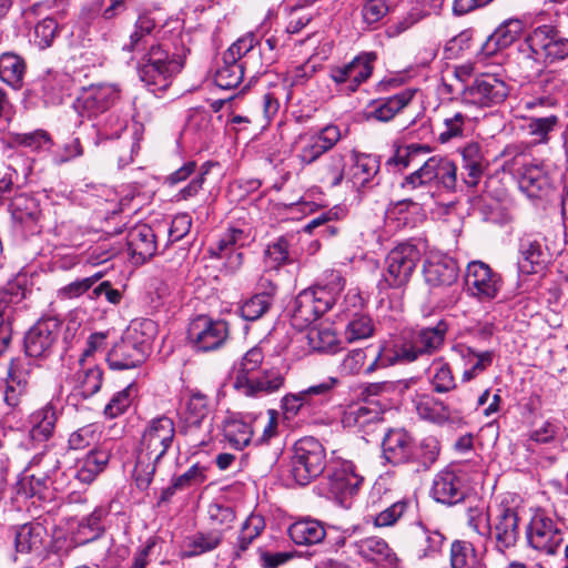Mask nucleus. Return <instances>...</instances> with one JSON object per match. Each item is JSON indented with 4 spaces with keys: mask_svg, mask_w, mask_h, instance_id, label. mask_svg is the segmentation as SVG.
Wrapping results in <instances>:
<instances>
[{
    "mask_svg": "<svg viewBox=\"0 0 568 568\" xmlns=\"http://www.w3.org/2000/svg\"><path fill=\"white\" fill-rule=\"evenodd\" d=\"M430 152V149L426 144L412 143L405 146L396 149L394 155H392L386 164L395 170H403L408 168L412 163L417 162L419 155H425Z\"/></svg>",
    "mask_w": 568,
    "mask_h": 568,
    "instance_id": "58",
    "label": "nucleus"
},
{
    "mask_svg": "<svg viewBox=\"0 0 568 568\" xmlns=\"http://www.w3.org/2000/svg\"><path fill=\"white\" fill-rule=\"evenodd\" d=\"M264 529V518L261 515L251 514L241 526V530L234 546L235 557H241V555L248 549L251 544Z\"/></svg>",
    "mask_w": 568,
    "mask_h": 568,
    "instance_id": "50",
    "label": "nucleus"
},
{
    "mask_svg": "<svg viewBox=\"0 0 568 568\" xmlns=\"http://www.w3.org/2000/svg\"><path fill=\"white\" fill-rule=\"evenodd\" d=\"M377 54L373 51H363L349 62L334 65L329 69V78L346 93H354L372 77Z\"/></svg>",
    "mask_w": 568,
    "mask_h": 568,
    "instance_id": "9",
    "label": "nucleus"
},
{
    "mask_svg": "<svg viewBox=\"0 0 568 568\" xmlns=\"http://www.w3.org/2000/svg\"><path fill=\"white\" fill-rule=\"evenodd\" d=\"M524 29L525 23L519 19L505 20L481 44L480 53L485 58L495 55L519 39Z\"/></svg>",
    "mask_w": 568,
    "mask_h": 568,
    "instance_id": "27",
    "label": "nucleus"
},
{
    "mask_svg": "<svg viewBox=\"0 0 568 568\" xmlns=\"http://www.w3.org/2000/svg\"><path fill=\"white\" fill-rule=\"evenodd\" d=\"M315 72L316 67L308 62L290 69L285 73L281 87V89L287 90L286 99L290 100L294 90L303 88L310 80H312Z\"/></svg>",
    "mask_w": 568,
    "mask_h": 568,
    "instance_id": "57",
    "label": "nucleus"
},
{
    "mask_svg": "<svg viewBox=\"0 0 568 568\" xmlns=\"http://www.w3.org/2000/svg\"><path fill=\"white\" fill-rule=\"evenodd\" d=\"M45 529L40 524H24L16 528L14 547L20 554H30L41 548Z\"/></svg>",
    "mask_w": 568,
    "mask_h": 568,
    "instance_id": "43",
    "label": "nucleus"
},
{
    "mask_svg": "<svg viewBox=\"0 0 568 568\" xmlns=\"http://www.w3.org/2000/svg\"><path fill=\"white\" fill-rule=\"evenodd\" d=\"M28 372L18 361L10 358L6 377L0 382V393L3 403L11 409L17 408L28 394Z\"/></svg>",
    "mask_w": 568,
    "mask_h": 568,
    "instance_id": "23",
    "label": "nucleus"
},
{
    "mask_svg": "<svg viewBox=\"0 0 568 568\" xmlns=\"http://www.w3.org/2000/svg\"><path fill=\"white\" fill-rule=\"evenodd\" d=\"M159 22L153 11L140 13L129 42L123 45L125 51L142 54L139 77L153 93L165 91L183 68L182 57L170 53L165 43L158 42L162 39Z\"/></svg>",
    "mask_w": 568,
    "mask_h": 568,
    "instance_id": "1",
    "label": "nucleus"
},
{
    "mask_svg": "<svg viewBox=\"0 0 568 568\" xmlns=\"http://www.w3.org/2000/svg\"><path fill=\"white\" fill-rule=\"evenodd\" d=\"M69 383L72 385L73 392L83 398H89L101 388L102 371L98 366L81 368L70 378Z\"/></svg>",
    "mask_w": 568,
    "mask_h": 568,
    "instance_id": "45",
    "label": "nucleus"
},
{
    "mask_svg": "<svg viewBox=\"0 0 568 568\" xmlns=\"http://www.w3.org/2000/svg\"><path fill=\"white\" fill-rule=\"evenodd\" d=\"M423 274L426 283L430 286H449L458 277V266L448 255L432 252L425 260Z\"/></svg>",
    "mask_w": 568,
    "mask_h": 568,
    "instance_id": "22",
    "label": "nucleus"
},
{
    "mask_svg": "<svg viewBox=\"0 0 568 568\" xmlns=\"http://www.w3.org/2000/svg\"><path fill=\"white\" fill-rule=\"evenodd\" d=\"M333 531H337L336 527L326 529L323 523L313 518L300 519L288 528V535L296 545H316L325 537L331 538Z\"/></svg>",
    "mask_w": 568,
    "mask_h": 568,
    "instance_id": "31",
    "label": "nucleus"
},
{
    "mask_svg": "<svg viewBox=\"0 0 568 568\" xmlns=\"http://www.w3.org/2000/svg\"><path fill=\"white\" fill-rule=\"evenodd\" d=\"M414 443L405 428H388L382 443L383 455L394 465L409 463Z\"/></svg>",
    "mask_w": 568,
    "mask_h": 568,
    "instance_id": "28",
    "label": "nucleus"
},
{
    "mask_svg": "<svg viewBox=\"0 0 568 568\" xmlns=\"http://www.w3.org/2000/svg\"><path fill=\"white\" fill-rule=\"evenodd\" d=\"M363 480L353 462L335 460L326 477V489L331 497L345 506L347 499L357 494Z\"/></svg>",
    "mask_w": 568,
    "mask_h": 568,
    "instance_id": "13",
    "label": "nucleus"
},
{
    "mask_svg": "<svg viewBox=\"0 0 568 568\" xmlns=\"http://www.w3.org/2000/svg\"><path fill=\"white\" fill-rule=\"evenodd\" d=\"M444 535L437 529L420 525L418 558H433L442 551Z\"/></svg>",
    "mask_w": 568,
    "mask_h": 568,
    "instance_id": "62",
    "label": "nucleus"
},
{
    "mask_svg": "<svg viewBox=\"0 0 568 568\" xmlns=\"http://www.w3.org/2000/svg\"><path fill=\"white\" fill-rule=\"evenodd\" d=\"M345 156L335 152L331 154L318 169V181L329 187H335L346 179Z\"/></svg>",
    "mask_w": 568,
    "mask_h": 568,
    "instance_id": "51",
    "label": "nucleus"
},
{
    "mask_svg": "<svg viewBox=\"0 0 568 568\" xmlns=\"http://www.w3.org/2000/svg\"><path fill=\"white\" fill-rule=\"evenodd\" d=\"M415 94L414 90H404L389 98L376 101L368 113V119H374L381 122L392 120L398 112L406 108L413 100Z\"/></svg>",
    "mask_w": 568,
    "mask_h": 568,
    "instance_id": "38",
    "label": "nucleus"
},
{
    "mask_svg": "<svg viewBox=\"0 0 568 568\" xmlns=\"http://www.w3.org/2000/svg\"><path fill=\"white\" fill-rule=\"evenodd\" d=\"M26 71V64L22 58L13 53H3L0 55V79L8 85L19 89Z\"/></svg>",
    "mask_w": 568,
    "mask_h": 568,
    "instance_id": "52",
    "label": "nucleus"
},
{
    "mask_svg": "<svg viewBox=\"0 0 568 568\" xmlns=\"http://www.w3.org/2000/svg\"><path fill=\"white\" fill-rule=\"evenodd\" d=\"M121 90L114 83H94L82 88L74 101L81 116L94 118L111 109L120 99Z\"/></svg>",
    "mask_w": 568,
    "mask_h": 568,
    "instance_id": "12",
    "label": "nucleus"
},
{
    "mask_svg": "<svg viewBox=\"0 0 568 568\" xmlns=\"http://www.w3.org/2000/svg\"><path fill=\"white\" fill-rule=\"evenodd\" d=\"M459 353L465 362L466 368L463 373V381L469 382L475 378L478 374L483 373L493 363V352H475L470 347H459Z\"/></svg>",
    "mask_w": 568,
    "mask_h": 568,
    "instance_id": "48",
    "label": "nucleus"
},
{
    "mask_svg": "<svg viewBox=\"0 0 568 568\" xmlns=\"http://www.w3.org/2000/svg\"><path fill=\"white\" fill-rule=\"evenodd\" d=\"M158 334V325L150 318L133 320L124 335L148 356L151 345Z\"/></svg>",
    "mask_w": 568,
    "mask_h": 568,
    "instance_id": "42",
    "label": "nucleus"
},
{
    "mask_svg": "<svg viewBox=\"0 0 568 568\" xmlns=\"http://www.w3.org/2000/svg\"><path fill=\"white\" fill-rule=\"evenodd\" d=\"M278 437L277 428H263L261 435L255 436L254 428H231L225 434L230 445L236 449H243L250 445L255 447L270 445L274 438Z\"/></svg>",
    "mask_w": 568,
    "mask_h": 568,
    "instance_id": "40",
    "label": "nucleus"
},
{
    "mask_svg": "<svg viewBox=\"0 0 568 568\" xmlns=\"http://www.w3.org/2000/svg\"><path fill=\"white\" fill-rule=\"evenodd\" d=\"M509 94V85L501 78L484 73L466 85L462 93L464 108L485 109L501 104Z\"/></svg>",
    "mask_w": 568,
    "mask_h": 568,
    "instance_id": "7",
    "label": "nucleus"
},
{
    "mask_svg": "<svg viewBox=\"0 0 568 568\" xmlns=\"http://www.w3.org/2000/svg\"><path fill=\"white\" fill-rule=\"evenodd\" d=\"M229 333L225 321L199 316L191 322L187 336L197 351L209 352L221 347L227 339Z\"/></svg>",
    "mask_w": 568,
    "mask_h": 568,
    "instance_id": "15",
    "label": "nucleus"
},
{
    "mask_svg": "<svg viewBox=\"0 0 568 568\" xmlns=\"http://www.w3.org/2000/svg\"><path fill=\"white\" fill-rule=\"evenodd\" d=\"M535 30L525 39L518 48V62L528 71L537 73L541 70L545 61L539 49L535 47Z\"/></svg>",
    "mask_w": 568,
    "mask_h": 568,
    "instance_id": "60",
    "label": "nucleus"
},
{
    "mask_svg": "<svg viewBox=\"0 0 568 568\" xmlns=\"http://www.w3.org/2000/svg\"><path fill=\"white\" fill-rule=\"evenodd\" d=\"M257 41L252 33H248L237 39L223 54L225 61L240 62L254 71L255 61L258 58L261 50L256 47ZM257 72V70H255Z\"/></svg>",
    "mask_w": 568,
    "mask_h": 568,
    "instance_id": "39",
    "label": "nucleus"
},
{
    "mask_svg": "<svg viewBox=\"0 0 568 568\" xmlns=\"http://www.w3.org/2000/svg\"><path fill=\"white\" fill-rule=\"evenodd\" d=\"M264 359V352L261 345L250 348L242 358L234 364L233 386L239 392L242 388L251 389L248 383L251 378L256 376V372L261 368Z\"/></svg>",
    "mask_w": 568,
    "mask_h": 568,
    "instance_id": "34",
    "label": "nucleus"
},
{
    "mask_svg": "<svg viewBox=\"0 0 568 568\" xmlns=\"http://www.w3.org/2000/svg\"><path fill=\"white\" fill-rule=\"evenodd\" d=\"M300 234L287 233L266 245L264 266L268 271H277L282 266L293 264L300 255Z\"/></svg>",
    "mask_w": 568,
    "mask_h": 568,
    "instance_id": "21",
    "label": "nucleus"
},
{
    "mask_svg": "<svg viewBox=\"0 0 568 568\" xmlns=\"http://www.w3.org/2000/svg\"><path fill=\"white\" fill-rule=\"evenodd\" d=\"M447 324L439 321L434 327H423L412 334L410 342L390 347L384 345L366 373H373L379 367H387L396 363H410L422 354H430L438 349L445 339Z\"/></svg>",
    "mask_w": 568,
    "mask_h": 568,
    "instance_id": "2",
    "label": "nucleus"
},
{
    "mask_svg": "<svg viewBox=\"0 0 568 568\" xmlns=\"http://www.w3.org/2000/svg\"><path fill=\"white\" fill-rule=\"evenodd\" d=\"M146 356L125 335L115 343L106 356L111 369H130L144 362Z\"/></svg>",
    "mask_w": 568,
    "mask_h": 568,
    "instance_id": "32",
    "label": "nucleus"
},
{
    "mask_svg": "<svg viewBox=\"0 0 568 568\" xmlns=\"http://www.w3.org/2000/svg\"><path fill=\"white\" fill-rule=\"evenodd\" d=\"M519 186L529 197H540L548 192L551 183L541 166L529 165L521 174Z\"/></svg>",
    "mask_w": 568,
    "mask_h": 568,
    "instance_id": "44",
    "label": "nucleus"
},
{
    "mask_svg": "<svg viewBox=\"0 0 568 568\" xmlns=\"http://www.w3.org/2000/svg\"><path fill=\"white\" fill-rule=\"evenodd\" d=\"M378 168L375 156L352 151V163L346 171V181L356 189L364 187L376 175Z\"/></svg>",
    "mask_w": 568,
    "mask_h": 568,
    "instance_id": "33",
    "label": "nucleus"
},
{
    "mask_svg": "<svg viewBox=\"0 0 568 568\" xmlns=\"http://www.w3.org/2000/svg\"><path fill=\"white\" fill-rule=\"evenodd\" d=\"M433 182L446 191H456L458 185L456 164L446 156H430L419 169L404 179L402 187L413 191Z\"/></svg>",
    "mask_w": 568,
    "mask_h": 568,
    "instance_id": "5",
    "label": "nucleus"
},
{
    "mask_svg": "<svg viewBox=\"0 0 568 568\" xmlns=\"http://www.w3.org/2000/svg\"><path fill=\"white\" fill-rule=\"evenodd\" d=\"M224 539V529L199 531L184 540L181 557L193 558L215 550Z\"/></svg>",
    "mask_w": 568,
    "mask_h": 568,
    "instance_id": "35",
    "label": "nucleus"
},
{
    "mask_svg": "<svg viewBox=\"0 0 568 568\" xmlns=\"http://www.w3.org/2000/svg\"><path fill=\"white\" fill-rule=\"evenodd\" d=\"M1 143L8 149L23 146L31 151L39 152L49 149L52 141L48 132L36 130L30 133L8 132L1 138Z\"/></svg>",
    "mask_w": 568,
    "mask_h": 568,
    "instance_id": "41",
    "label": "nucleus"
},
{
    "mask_svg": "<svg viewBox=\"0 0 568 568\" xmlns=\"http://www.w3.org/2000/svg\"><path fill=\"white\" fill-rule=\"evenodd\" d=\"M246 69L248 68L245 64L225 61L223 57L222 64L215 72V84L224 90L236 88L242 82Z\"/></svg>",
    "mask_w": 568,
    "mask_h": 568,
    "instance_id": "55",
    "label": "nucleus"
},
{
    "mask_svg": "<svg viewBox=\"0 0 568 568\" xmlns=\"http://www.w3.org/2000/svg\"><path fill=\"white\" fill-rule=\"evenodd\" d=\"M61 322L53 316L39 320L24 336V352L33 358H44L50 355L59 338Z\"/></svg>",
    "mask_w": 568,
    "mask_h": 568,
    "instance_id": "16",
    "label": "nucleus"
},
{
    "mask_svg": "<svg viewBox=\"0 0 568 568\" xmlns=\"http://www.w3.org/2000/svg\"><path fill=\"white\" fill-rule=\"evenodd\" d=\"M469 111L470 108H464L462 103L458 109H442V128L437 136L440 143H447L453 139L465 135L466 130L470 128L473 120L476 119V115H473Z\"/></svg>",
    "mask_w": 568,
    "mask_h": 568,
    "instance_id": "26",
    "label": "nucleus"
},
{
    "mask_svg": "<svg viewBox=\"0 0 568 568\" xmlns=\"http://www.w3.org/2000/svg\"><path fill=\"white\" fill-rule=\"evenodd\" d=\"M334 305V296L324 287H311L302 291L295 300L294 320L310 324L316 321Z\"/></svg>",
    "mask_w": 568,
    "mask_h": 568,
    "instance_id": "19",
    "label": "nucleus"
},
{
    "mask_svg": "<svg viewBox=\"0 0 568 568\" xmlns=\"http://www.w3.org/2000/svg\"><path fill=\"white\" fill-rule=\"evenodd\" d=\"M535 47L539 49L542 61L552 63L564 60L568 57V39L548 26H541L535 29Z\"/></svg>",
    "mask_w": 568,
    "mask_h": 568,
    "instance_id": "25",
    "label": "nucleus"
},
{
    "mask_svg": "<svg viewBox=\"0 0 568 568\" xmlns=\"http://www.w3.org/2000/svg\"><path fill=\"white\" fill-rule=\"evenodd\" d=\"M284 376L274 369H264L261 376H254L248 383L250 388H242L239 390L241 394L251 397H257L263 394H272L277 392L284 385Z\"/></svg>",
    "mask_w": 568,
    "mask_h": 568,
    "instance_id": "46",
    "label": "nucleus"
},
{
    "mask_svg": "<svg viewBox=\"0 0 568 568\" xmlns=\"http://www.w3.org/2000/svg\"><path fill=\"white\" fill-rule=\"evenodd\" d=\"M174 438V428H146L142 435V447L146 457L158 464L171 447Z\"/></svg>",
    "mask_w": 568,
    "mask_h": 568,
    "instance_id": "36",
    "label": "nucleus"
},
{
    "mask_svg": "<svg viewBox=\"0 0 568 568\" xmlns=\"http://www.w3.org/2000/svg\"><path fill=\"white\" fill-rule=\"evenodd\" d=\"M128 248L135 263H144L156 252L154 231L146 224L131 229L126 236Z\"/></svg>",
    "mask_w": 568,
    "mask_h": 568,
    "instance_id": "30",
    "label": "nucleus"
},
{
    "mask_svg": "<svg viewBox=\"0 0 568 568\" xmlns=\"http://www.w3.org/2000/svg\"><path fill=\"white\" fill-rule=\"evenodd\" d=\"M273 301L267 294L255 293L253 296L244 301L240 307L241 317L245 321H257L272 306Z\"/></svg>",
    "mask_w": 568,
    "mask_h": 568,
    "instance_id": "64",
    "label": "nucleus"
},
{
    "mask_svg": "<svg viewBox=\"0 0 568 568\" xmlns=\"http://www.w3.org/2000/svg\"><path fill=\"white\" fill-rule=\"evenodd\" d=\"M375 331L373 320L364 313H354L345 326L344 336L348 343L369 338Z\"/></svg>",
    "mask_w": 568,
    "mask_h": 568,
    "instance_id": "59",
    "label": "nucleus"
},
{
    "mask_svg": "<svg viewBox=\"0 0 568 568\" xmlns=\"http://www.w3.org/2000/svg\"><path fill=\"white\" fill-rule=\"evenodd\" d=\"M518 268L523 274H535L541 271L547 263V248L542 237L528 234L520 239Z\"/></svg>",
    "mask_w": 568,
    "mask_h": 568,
    "instance_id": "24",
    "label": "nucleus"
},
{
    "mask_svg": "<svg viewBox=\"0 0 568 568\" xmlns=\"http://www.w3.org/2000/svg\"><path fill=\"white\" fill-rule=\"evenodd\" d=\"M480 470L481 465L478 462H460L447 466L434 477L430 489L433 498L449 506L463 501L468 491V471L477 474Z\"/></svg>",
    "mask_w": 568,
    "mask_h": 568,
    "instance_id": "3",
    "label": "nucleus"
},
{
    "mask_svg": "<svg viewBox=\"0 0 568 568\" xmlns=\"http://www.w3.org/2000/svg\"><path fill=\"white\" fill-rule=\"evenodd\" d=\"M179 417L183 426L212 425L215 418L202 395L191 396L179 410Z\"/></svg>",
    "mask_w": 568,
    "mask_h": 568,
    "instance_id": "37",
    "label": "nucleus"
},
{
    "mask_svg": "<svg viewBox=\"0 0 568 568\" xmlns=\"http://www.w3.org/2000/svg\"><path fill=\"white\" fill-rule=\"evenodd\" d=\"M247 240L248 235L243 230L231 227L210 247V254L224 260V270L234 274L243 264V253L240 248L246 244Z\"/></svg>",
    "mask_w": 568,
    "mask_h": 568,
    "instance_id": "18",
    "label": "nucleus"
},
{
    "mask_svg": "<svg viewBox=\"0 0 568 568\" xmlns=\"http://www.w3.org/2000/svg\"><path fill=\"white\" fill-rule=\"evenodd\" d=\"M326 454L322 443L312 436L300 438L293 447L291 474L298 485H307L325 469Z\"/></svg>",
    "mask_w": 568,
    "mask_h": 568,
    "instance_id": "4",
    "label": "nucleus"
},
{
    "mask_svg": "<svg viewBox=\"0 0 568 568\" xmlns=\"http://www.w3.org/2000/svg\"><path fill=\"white\" fill-rule=\"evenodd\" d=\"M207 469L206 465L193 464L184 474L172 479L171 485L163 490V498H169L179 490L203 484L207 478Z\"/></svg>",
    "mask_w": 568,
    "mask_h": 568,
    "instance_id": "49",
    "label": "nucleus"
},
{
    "mask_svg": "<svg viewBox=\"0 0 568 568\" xmlns=\"http://www.w3.org/2000/svg\"><path fill=\"white\" fill-rule=\"evenodd\" d=\"M338 383L339 381L336 377H328L324 382L298 393L286 394L281 399V410L284 419L292 420L298 415H315L316 409L331 399V393Z\"/></svg>",
    "mask_w": 568,
    "mask_h": 568,
    "instance_id": "6",
    "label": "nucleus"
},
{
    "mask_svg": "<svg viewBox=\"0 0 568 568\" xmlns=\"http://www.w3.org/2000/svg\"><path fill=\"white\" fill-rule=\"evenodd\" d=\"M452 568H485L479 561L471 542L455 540L450 546Z\"/></svg>",
    "mask_w": 568,
    "mask_h": 568,
    "instance_id": "54",
    "label": "nucleus"
},
{
    "mask_svg": "<svg viewBox=\"0 0 568 568\" xmlns=\"http://www.w3.org/2000/svg\"><path fill=\"white\" fill-rule=\"evenodd\" d=\"M465 284L468 293L480 302H488L497 297L503 281L498 273L481 261L468 263Z\"/></svg>",
    "mask_w": 568,
    "mask_h": 568,
    "instance_id": "14",
    "label": "nucleus"
},
{
    "mask_svg": "<svg viewBox=\"0 0 568 568\" xmlns=\"http://www.w3.org/2000/svg\"><path fill=\"white\" fill-rule=\"evenodd\" d=\"M489 534L499 551L514 547L519 536L517 510L500 504L489 521Z\"/></svg>",
    "mask_w": 568,
    "mask_h": 568,
    "instance_id": "17",
    "label": "nucleus"
},
{
    "mask_svg": "<svg viewBox=\"0 0 568 568\" xmlns=\"http://www.w3.org/2000/svg\"><path fill=\"white\" fill-rule=\"evenodd\" d=\"M108 462V453L103 450H92L80 462L75 477L81 483L91 484L97 476L103 471Z\"/></svg>",
    "mask_w": 568,
    "mask_h": 568,
    "instance_id": "53",
    "label": "nucleus"
},
{
    "mask_svg": "<svg viewBox=\"0 0 568 568\" xmlns=\"http://www.w3.org/2000/svg\"><path fill=\"white\" fill-rule=\"evenodd\" d=\"M354 552L377 568H405L397 554L381 537L372 536L352 544Z\"/></svg>",
    "mask_w": 568,
    "mask_h": 568,
    "instance_id": "20",
    "label": "nucleus"
},
{
    "mask_svg": "<svg viewBox=\"0 0 568 568\" xmlns=\"http://www.w3.org/2000/svg\"><path fill=\"white\" fill-rule=\"evenodd\" d=\"M422 254L420 244L405 242L395 246L386 256L383 282L388 287L405 286L419 263Z\"/></svg>",
    "mask_w": 568,
    "mask_h": 568,
    "instance_id": "8",
    "label": "nucleus"
},
{
    "mask_svg": "<svg viewBox=\"0 0 568 568\" xmlns=\"http://www.w3.org/2000/svg\"><path fill=\"white\" fill-rule=\"evenodd\" d=\"M12 217L20 223L36 222L40 216L38 202L27 195L14 197L11 203Z\"/></svg>",
    "mask_w": 568,
    "mask_h": 568,
    "instance_id": "63",
    "label": "nucleus"
},
{
    "mask_svg": "<svg viewBox=\"0 0 568 568\" xmlns=\"http://www.w3.org/2000/svg\"><path fill=\"white\" fill-rule=\"evenodd\" d=\"M343 138L337 125L328 124L320 130L300 134L294 142L296 158L302 165H311L331 151Z\"/></svg>",
    "mask_w": 568,
    "mask_h": 568,
    "instance_id": "10",
    "label": "nucleus"
},
{
    "mask_svg": "<svg viewBox=\"0 0 568 568\" xmlns=\"http://www.w3.org/2000/svg\"><path fill=\"white\" fill-rule=\"evenodd\" d=\"M560 524L545 511L532 515L527 527V540L531 548L545 555H555L564 541Z\"/></svg>",
    "mask_w": 568,
    "mask_h": 568,
    "instance_id": "11",
    "label": "nucleus"
},
{
    "mask_svg": "<svg viewBox=\"0 0 568 568\" xmlns=\"http://www.w3.org/2000/svg\"><path fill=\"white\" fill-rule=\"evenodd\" d=\"M559 119L551 114L547 116H531L525 125L526 134L535 144H545L550 140V135L558 129Z\"/></svg>",
    "mask_w": 568,
    "mask_h": 568,
    "instance_id": "47",
    "label": "nucleus"
},
{
    "mask_svg": "<svg viewBox=\"0 0 568 568\" xmlns=\"http://www.w3.org/2000/svg\"><path fill=\"white\" fill-rule=\"evenodd\" d=\"M440 452L439 442L435 437H426L418 445L413 446L410 462L416 463L424 469H428L438 458Z\"/></svg>",
    "mask_w": 568,
    "mask_h": 568,
    "instance_id": "61",
    "label": "nucleus"
},
{
    "mask_svg": "<svg viewBox=\"0 0 568 568\" xmlns=\"http://www.w3.org/2000/svg\"><path fill=\"white\" fill-rule=\"evenodd\" d=\"M50 477L48 471L39 474H24L18 483V494L24 497H38L45 499L48 497Z\"/></svg>",
    "mask_w": 568,
    "mask_h": 568,
    "instance_id": "56",
    "label": "nucleus"
},
{
    "mask_svg": "<svg viewBox=\"0 0 568 568\" xmlns=\"http://www.w3.org/2000/svg\"><path fill=\"white\" fill-rule=\"evenodd\" d=\"M307 348V352L334 353L339 347L335 332L329 325H316L301 332L295 339Z\"/></svg>",
    "mask_w": 568,
    "mask_h": 568,
    "instance_id": "29",
    "label": "nucleus"
}]
</instances>
